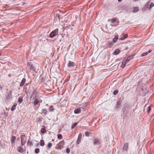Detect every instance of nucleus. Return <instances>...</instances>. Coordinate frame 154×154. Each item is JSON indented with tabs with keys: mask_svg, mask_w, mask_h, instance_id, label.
Returning <instances> with one entry per match:
<instances>
[{
	"mask_svg": "<svg viewBox=\"0 0 154 154\" xmlns=\"http://www.w3.org/2000/svg\"><path fill=\"white\" fill-rule=\"evenodd\" d=\"M46 131L45 130V126L43 128H42L41 132L42 133H45Z\"/></svg>",
	"mask_w": 154,
	"mask_h": 154,
	"instance_id": "17",
	"label": "nucleus"
},
{
	"mask_svg": "<svg viewBox=\"0 0 154 154\" xmlns=\"http://www.w3.org/2000/svg\"><path fill=\"white\" fill-rule=\"evenodd\" d=\"M66 153H68L70 152V150L68 148H67L66 149Z\"/></svg>",
	"mask_w": 154,
	"mask_h": 154,
	"instance_id": "34",
	"label": "nucleus"
},
{
	"mask_svg": "<svg viewBox=\"0 0 154 154\" xmlns=\"http://www.w3.org/2000/svg\"><path fill=\"white\" fill-rule=\"evenodd\" d=\"M39 149L38 148L36 149L35 150V152L36 153H38L39 152Z\"/></svg>",
	"mask_w": 154,
	"mask_h": 154,
	"instance_id": "27",
	"label": "nucleus"
},
{
	"mask_svg": "<svg viewBox=\"0 0 154 154\" xmlns=\"http://www.w3.org/2000/svg\"><path fill=\"white\" fill-rule=\"evenodd\" d=\"M77 125V122H75L74 124V125H73L72 126V128H74L75 127L76 125Z\"/></svg>",
	"mask_w": 154,
	"mask_h": 154,
	"instance_id": "31",
	"label": "nucleus"
},
{
	"mask_svg": "<svg viewBox=\"0 0 154 154\" xmlns=\"http://www.w3.org/2000/svg\"><path fill=\"white\" fill-rule=\"evenodd\" d=\"M17 104H14L12 107L11 110L12 111L14 110L15 109L16 107V106Z\"/></svg>",
	"mask_w": 154,
	"mask_h": 154,
	"instance_id": "20",
	"label": "nucleus"
},
{
	"mask_svg": "<svg viewBox=\"0 0 154 154\" xmlns=\"http://www.w3.org/2000/svg\"><path fill=\"white\" fill-rule=\"evenodd\" d=\"M64 142L63 140L59 142L57 145L56 148L58 149H61L63 148Z\"/></svg>",
	"mask_w": 154,
	"mask_h": 154,
	"instance_id": "1",
	"label": "nucleus"
},
{
	"mask_svg": "<svg viewBox=\"0 0 154 154\" xmlns=\"http://www.w3.org/2000/svg\"><path fill=\"white\" fill-rule=\"evenodd\" d=\"M85 134L86 136L88 137L89 135V133L87 131H86L85 133Z\"/></svg>",
	"mask_w": 154,
	"mask_h": 154,
	"instance_id": "29",
	"label": "nucleus"
},
{
	"mask_svg": "<svg viewBox=\"0 0 154 154\" xmlns=\"http://www.w3.org/2000/svg\"><path fill=\"white\" fill-rule=\"evenodd\" d=\"M16 139V137L15 136H13L11 139V142L12 143H14Z\"/></svg>",
	"mask_w": 154,
	"mask_h": 154,
	"instance_id": "18",
	"label": "nucleus"
},
{
	"mask_svg": "<svg viewBox=\"0 0 154 154\" xmlns=\"http://www.w3.org/2000/svg\"><path fill=\"white\" fill-rule=\"evenodd\" d=\"M44 141L43 140H42L40 141V145L42 146H43L44 145Z\"/></svg>",
	"mask_w": 154,
	"mask_h": 154,
	"instance_id": "16",
	"label": "nucleus"
},
{
	"mask_svg": "<svg viewBox=\"0 0 154 154\" xmlns=\"http://www.w3.org/2000/svg\"><path fill=\"white\" fill-rule=\"evenodd\" d=\"M43 112L45 114H46L47 112V110L46 109H43Z\"/></svg>",
	"mask_w": 154,
	"mask_h": 154,
	"instance_id": "35",
	"label": "nucleus"
},
{
	"mask_svg": "<svg viewBox=\"0 0 154 154\" xmlns=\"http://www.w3.org/2000/svg\"><path fill=\"white\" fill-rule=\"evenodd\" d=\"M54 110L53 106H50V108L49 109L50 111H53Z\"/></svg>",
	"mask_w": 154,
	"mask_h": 154,
	"instance_id": "26",
	"label": "nucleus"
},
{
	"mask_svg": "<svg viewBox=\"0 0 154 154\" xmlns=\"http://www.w3.org/2000/svg\"><path fill=\"white\" fill-rule=\"evenodd\" d=\"M57 138L60 139H62L63 137L61 134H59L57 135Z\"/></svg>",
	"mask_w": 154,
	"mask_h": 154,
	"instance_id": "22",
	"label": "nucleus"
},
{
	"mask_svg": "<svg viewBox=\"0 0 154 154\" xmlns=\"http://www.w3.org/2000/svg\"><path fill=\"white\" fill-rule=\"evenodd\" d=\"M115 38H116V39L117 40L118 39V35H115Z\"/></svg>",
	"mask_w": 154,
	"mask_h": 154,
	"instance_id": "37",
	"label": "nucleus"
},
{
	"mask_svg": "<svg viewBox=\"0 0 154 154\" xmlns=\"http://www.w3.org/2000/svg\"><path fill=\"white\" fill-rule=\"evenodd\" d=\"M122 0H118V1H119V2H120Z\"/></svg>",
	"mask_w": 154,
	"mask_h": 154,
	"instance_id": "39",
	"label": "nucleus"
},
{
	"mask_svg": "<svg viewBox=\"0 0 154 154\" xmlns=\"http://www.w3.org/2000/svg\"><path fill=\"white\" fill-rule=\"evenodd\" d=\"M18 152L21 153H23V149L21 146H19L18 148Z\"/></svg>",
	"mask_w": 154,
	"mask_h": 154,
	"instance_id": "13",
	"label": "nucleus"
},
{
	"mask_svg": "<svg viewBox=\"0 0 154 154\" xmlns=\"http://www.w3.org/2000/svg\"><path fill=\"white\" fill-rule=\"evenodd\" d=\"M117 40L114 38L113 39V42L114 43H115L117 41Z\"/></svg>",
	"mask_w": 154,
	"mask_h": 154,
	"instance_id": "36",
	"label": "nucleus"
},
{
	"mask_svg": "<svg viewBox=\"0 0 154 154\" xmlns=\"http://www.w3.org/2000/svg\"><path fill=\"white\" fill-rule=\"evenodd\" d=\"M38 97L37 92L36 91H34L30 97V99L33 100L35 99V98Z\"/></svg>",
	"mask_w": 154,
	"mask_h": 154,
	"instance_id": "2",
	"label": "nucleus"
},
{
	"mask_svg": "<svg viewBox=\"0 0 154 154\" xmlns=\"http://www.w3.org/2000/svg\"><path fill=\"white\" fill-rule=\"evenodd\" d=\"M147 54H148L147 52H145V53H142L141 54V56H145L147 55Z\"/></svg>",
	"mask_w": 154,
	"mask_h": 154,
	"instance_id": "30",
	"label": "nucleus"
},
{
	"mask_svg": "<svg viewBox=\"0 0 154 154\" xmlns=\"http://www.w3.org/2000/svg\"><path fill=\"white\" fill-rule=\"evenodd\" d=\"M82 136V134L81 133H80L78 135V137L77 139V144H79V143L81 141Z\"/></svg>",
	"mask_w": 154,
	"mask_h": 154,
	"instance_id": "8",
	"label": "nucleus"
},
{
	"mask_svg": "<svg viewBox=\"0 0 154 154\" xmlns=\"http://www.w3.org/2000/svg\"><path fill=\"white\" fill-rule=\"evenodd\" d=\"M74 66L75 64L73 62H72L71 61H69L68 64V67H73Z\"/></svg>",
	"mask_w": 154,
	"mask_h": 154,
	"instance_id": "9",
	"label": "nucleus"
},
{
	"mask_svg": "<svg viewBox=\"0 0 154 154\" xmlns=\"http://www.w3.org/2000/svg\"><path fill=\"white\" fill-rule=\"evenodd\" d=\"M81 110L80 109H75L74 110V112L75 114H78L81 112Z\"/></svg>",
	"mask_w": 154,
	"mask_h": 154,
	"instance_id": "12",
	"label": "nucleus"
},
{
	"mask_svg": "<svg viewBox=\"0 0 154 154\" xmlns=\"http://www.w3.org/2000/svg\"><path fill=\"white\" fill-rule=\"evenodd\" d=\"M118 93V91L117 90L114 91L113 92V94L114 95H116Z\"/></svg>",
	"mask_w": 154,
	"mask_h": 154,
	"instance_id": "25",
	"label": "nucleus"
},
{
	"mask_svg": "<svg viewBox=\"0 0 154 154\" xmlns=\"http://www.w3.org/2000/svg\"><path fill=\"white\" fill-rule=\"evenodd\" d=\"M35 100L34 102V105H36L37 104H38L39 103V102L38 99H35Z\"/></svg>",
	"mask_w": 154,
	"mask_h": 154,
	"instance_id": "15",
	"label": "nucleus"
},
{
	"mask_svg": "<svg viewBox=\"0 0 154 154\" xmlns=\"http://www.w3.org/2000/svg\"><path fill=\"white\" fill-rule=\"evenodd\" d=\"M58 33V29H55L50 34V36L52 38L55 36Z\"/></svg>",
	"mask_w": 154,
	"mask_h": 154,
	"instance_id": "3",
	"label": "nucleus"
},
{
	"mask_svg": "<svg viewBox=\"0 0 154 154\" xmlns=\"http://www.w3.org/2000/svg\"><path fill=\"white\" fill-rule=\"evenodd\" d=\"M129 144L128 143H126L124 145L123 150L124 151H127L128 147Z\"/></svg>",
	"mask_w": 154,
	"mask_h": 154,
	"instance_id": "6",
	"label": "nucleus"
},
{
	"mask_svg": "<svg viewBox=\"0 0 154 154\" xmlns=\"http://www.w3.org/2000/svg\"><path fill=\"white\" fill-rule=\"evenodd\" d=\"M151 109V108L150 106H149L147 109V112H149L150 111V110Z\"/></svg>",
	"mask_w": 154,
	"mask_h": 154,
	"instance_id": "32",
	"label": "nucleus"
},
{
	"mask_svg": "<svg viewBox=\"0 0 154 154\" xmlns=\"http://www.w3.org/2000/svg\"><path fill=\"white\" fill-rule=\"evenodd\" d=\"M139 11V8L138 7L136 8L134 10H133V12H136Z\"/></svg>",
	"mask_w": 154,
	"mask_h": 154,
	"instance_id": "23",
	"label": "nucleus"
},
{
	"mask_svg": "<svg viewBox=\"0 0 154 154\" xmlns=\"http://www.w3.org/2000/svg\"><path fill=\"white\" fill-rule=\"evenodd\" d=\"M52 146V144L51 143H49L48 144L47 146L49 148H50Z\"/></svg>",
	"mask_w": 154,
	"mask_h": 154,
	"instance_id": "28",
	"label": "nucleus"
},
{
	"mask_svg": "<svg viewBox=\"0 0 154 154\" xmlns=\"http://www.w3.org/2000/svg\"><path fill=\"white\" fill-rule=\"evenodd\" d=\"M21 143L22 146H23L26 142V139L25 135L22 136L21 138Z\"/></svg>",
	"mask_w": 154,
	"mask_h": 154,
	"instance_id": "4",
	"label": "nucleus"
},
{
	"mask_svg": "<svg viewBox=\"0 0 154 154\" xmlns=\"http://www.w3.org/2000/svg\"><path fill=\"white\" fill-rule=\"evenodd\" d=\"M134 55H131L129 57H128L129 58H130V60H131V59H132L134 57Z\"/></svg>",
	"mask_w": 154,
	"mask_h": 154,
	"instance_id": "33",
	"label": "nucleus"
},
{
	"mask_svg": "<svg viewBox=\"0 0 154 154\" xmlns=\"http://www.w3.org/2000/svg\"><path fill=\"white\" fill-rule=\"evenodd\" d=\"M25 82L26 79L25 78L23 79L20 84V86H23L25 83Z\"/></svg>",
	"mask_w": 154,
	"mask_h": 154,
	"instance_id": "10",
	"label": "nucleus"
},
{
	"mask_svg": "<svg viewBox=\"0 0 154 154\" xmlns=\"http://www.w3.org/2000/svg\"><path fill=\"white\" fill-rule=\"evenodd\" d=\"M116 20L115 18L110 19L109 20V21L112 23H114L116 21Z\"/></svg>",
	"mask_w": 154,
	"mask_h": 154,
	"instance_id": "19",
	"label": "nucleus"
},
{
	"mask_svg": "<svg viewBox=\"0 0 154 154\" xmlns=\"http://www.w3.org/2000/svg\"><path fill=\"white\" fill-rule=\"evenodd\" d=\"M128 37V35L125 34L122 37L120 38L119 39L121 40H124L126 38Z\"/></svg>",
	"mask_w": 154,
	"mask_h": 154,
	"instance_id": "14",
	"label": "nucleus"
},
{
	"mask_svg": "<svg viewBox=\"0 0 154 154\" xmlns=\"http://www.w3.org/2000/svg\"><path fill=\"white\" fill-rule=\"evenodd\" d=\"M130 58L128 57H127V59L123 61L122 63V67L124 68L125 67V64L128 63L130 60Z\"/></svg>",
	"mask_w": 154,
	"mask_h": 154,
	"instance_id": "5",
	"label": "nucleus"
},
{
	"mask_svg": "<svg viewBox=\"0 0 154 154\" xmlns=\"http://www.w3.org/2000/svg\"><path fill=\"white\" fill-rule=\"evenodd\" d=\"M120 50L119 49H116L114 51L113 54L115 55H117L118 54H119V53L120 52Z\"/></svg>",
	"mask_w": 154,
	"mask_h": 154,
	"instance_id": "11",
	"label": "nucleus"
},
{
	"mask_svg": "<svg viewBox=\"0 0 154 154\" xmlns=\"http://www.w3.org/2000/svg\"><path fill=\"white\" fill-rule=\"evenodd\" d=\"M19 102L20 103H21L23 101V100L22 99V97H20L19 98Z\"/></svg>",
	"mask_w": 154,
	"mask_h": 154,
	"instance_id": "24",
	"label": "nucleus"
},
{
	"mask_svg": "<svg viewBox=\"0 0 154 154\" xmlns=\"http://www.w3.org/2000/svg\"><path fill=\"white\" fill-rule=\"evenodd\" d=\"M100 143V141L99 139H94L93 140V144L94 145H98Z\"/></svg>",
	"mask_w": 154,
	"mask_h": 154,
	"instance_id": "7",
	"label": "nucleus"
},
{
	"mask_svg": "<svg viewBox=\"0 0 154 154\" xmlns=\"http://www.w3.org/2000/svg\"><path fill=\"white\" fill-rule=\"evenodd\" d=\"M154 6V3L152 2L151 3L150 6L148 7V8L149 9H150L152 8V7H153Z\"/></svg>",
	"mask_w": 154,
	"mask_h": 154,
	"instance_id": "21",
	"label": "nucleus"
},
{
	"mask_svg": "<svg viewBox=\"0 0 154 154\" xmlns=\"http://www.w3.org/2000/svg\"><path fill=\"white\" fill-rule=\"evenodd\" d=\"M152 51V50H149L148 51V52H147V54H148V53H150V52H151Z\"/></svg>",
	"mask_w": 154,
	"mask_h": 154,
	"instance_id": "38",
	"label": "nucleus"
}]
</instances>
